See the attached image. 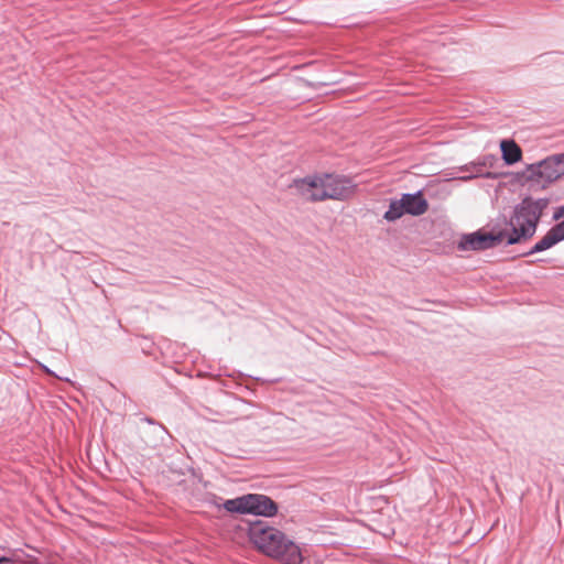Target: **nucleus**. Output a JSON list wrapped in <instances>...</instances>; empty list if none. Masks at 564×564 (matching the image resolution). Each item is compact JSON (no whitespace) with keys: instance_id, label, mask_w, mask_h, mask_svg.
I'll list each match as a JSON object with an SVG mask.
<instances>
[{"instance_id":"6e6552de","label":"nucleus","mask_w":564,"mask_h":564,"mask_svg":"<svg viewBox=\"0 0 564 564\" xmlns=\"http://www.w3.org/2000/svg\"><path fill=\"white\" fill-rule=\"evenodd\" d=\"M401 198L406 215L421 216L429 209V202L421 189L415 193H404Z\"/></svg>"},{"instance_id":"39448f33","label":"nucleus","mask_w":564,"mask_h":564,"mask_svg":"<svg viewBox=\"0 0 564 564\" xmlns=\"http://www.w3.org/2000/svg\"><path fill=\"white\" fill-rule=\"evenodd\" d=\"M487 227L488 230L478 229L476 231L462 235L458 241V249L462 251H485L499 246L507 248V232L502 231L497 218L492 219Z\"/></svg>"},{"instance_id":"f03ea898","label":"nucleus","mask_w":564,"mask_h":564,"mask_svg":"<svg viewBox=\"0 0 564 564\" xmlns=\"http://www.w3.org/2000/svg\"><path fill=\"white\" fill-rule=\"evenodd\" d=\"M249 541L262 554L282 564H302L300 546L281 530L269 525L267 521L250 522L247 530Z\"/></svg>"},{"instance_id":"a211bd4d","label":"nucleus","mask_w":564,"mask_h":564,"mask_svg":"<svg viewBox=\"0 0 564 564\" xmlns=\"http://www.w3.org/2000/svg\"><path fill=\"white\" fill-rule=\"evenodd\" d=\"M0 564H12V560L8 556H0Z\"/></svg>"},{"instance_id":"4468645a","label":"nucleus","mask_w":564,"mask_h":564,"mask_svg":"<svg viewBox=\"0 0 564 564\" xmlns=\"http://www.w3.org/2000/svg\"><path fill=\"white\" fill-rule=\"evenodd\" d=\"M494 161H496L494 155H487L482 160L476 161L477 167L480 171L481 167L491 166Z\"/></svg>"},{"instance_id":"1a4fd4ad","label":"nucleus","mask_w":564,"mask_h":564,"mask_svg":"<svg viewBox=\"0 0 564 564\" xmlns=\"http://www.w3.org/2000/svg\"><path fill=\"white\" fill-rule=\"evenodd\" d=\"M501 158L506 165H513L522 160V150L513 139L500 141Z\"/></svg>"},{"instance_id":"f257e3e1","label":"nucleus","mask_w":564,"mask_h":564,"mask_svg":"<svg viewBox=\"0 0 564 564\" xmlns=\"http://www.w3.org/2000/svg\"><path fill=\"white\" fill-rule=\"evenodd\" d=\"M550 204V197L528 195L514 205L509 216L499 214L496 218L502 231L507 232V245H522L533 238Z\"/></svg>"},{"instance_id":"7ed1b4c3","label":"nucleus","mask_w":564,"mask_h":564,"mask_svg":"<svg viewBox=\"0 0 564 564\" xmlns=\"http://www.w3.org/2000/svg\"><path fill=\"white\" fill-rule=\"evenodd\" d=\"M293 186L312 202L326 199L345 200L351 197L356 184L351 178L340 174L323 173L321 175H307L294 180Z\"/></svg>"},{"instance_id":"f8f14e48","label":"nucleus","mask_w":564,"mask_h":564,"mask_svg":"<svg viewBox=\"0 0 564 564\" xmlns=\"http://www.w3.org/2000/svg\"><path fill=\"white\" fill-rule=\"evenodd\" d=\"M404 215H406V213H405V209H404V205H403L402 198L400 197L399 199H391L390 200L389 207L386 210V213L383 214V219H386L387 221L392 223V221H395V220L400 219Z\"/></svg>"},{"instance_id":"f3484780","label":"nucleus","mask_w":564,"mask_h":564,"mask_svg":"<svg viewBox=\"0 0 564 564\" xmlns=\"http://www.w3.org/2000/svg\"><path fill=\"white\" fill-rule=\"evenodd\" d=\"M41 368H42V370H43L45 373H47V375H50V376H53V377H57V376H56V373H55L53 370H51L47 366H45V365H41Z\"/></svg>"},{"instance_id":"9d476101","label":"nucleus","mask_w":564,"mask_h":564,"mask_svg":"<svg viewBox=\"0 0 564 564\" xmlns=\"http://www.w3.org/2000/svg\"><path fill=\"white\" fill-rule=\"evenodd\" d=\"M142 421L147 422L151 427L149 431H143L144 435L153 434L154 440L152 441H144L147 446L149 447H155L158 446V441L163 442L165 436L170 437V434L164 425L161 423L155 422L152 417L144 416Z\"/></svg>"},{"instance_id":"2eb2a0df","label":"nucleus","mask_w":564,"mask_h":564,"mask_svg":"<svg viewBox=\"0 0 564 564\" xmlns=\"http://www.w3.org/2000/svg\"><path fill=\"white\" fill-rule=\"evenodd\" d=\"M224 501H225V500H223V498H221V497H219V496H217V495L213 494V495L210 496V499L208 500V503H209V505H212V506H214V507H216V508H218V509H220V508H223V509H224V506H223V502H224Z\"/></svg>"},{"instance_id":"9b49d317","label":"nucleus","mask_w":564,"mask_h":564,"mask_svg":"<svg viewBox=\"0 0 564 564\" xmlns=\"http://www.w3.org/2000/svg\"><path fill=\"white\" fill-rule=\"evenodd\" d=\"M459 170L463 172H470L469 175H464V176L458 177L459 180H463V181H469L475 177H484L487 180H496L499 177V174H497L495 172H486V173L479 172L476 162H470L469 164H465V165L460 166Z\"/></svg>"},{"instance_id":"0eeeda50","label":"nucleus","mask_w":564,"mask_h":564,"mask_svg":"<svg viewBox=\"0 0 564 564\" xmlns=\"http://www.w3.org/2000/svg\"><path fill=\"white\" fill-rule=\"evenodd\" d=\"M564 240V223H556L554 226H552L549 231L545 234V236L540 239L538 242H535L532 248L522 253V256L528 257L534 253H539L542 251H545L547 249H551L558 242Z\"/></svg>"},{"instance_id":"ddd939ff","label":"nucleus","mask_w":564,"mask_h":564,"mask_svg":"<svg viewBox=\"0 0 564 564\" xmlns=\"http://www.w3.org/2000/svg\"><path fill=\"white\" fill-rule=\"evenodd\" d=\"M551 163L553 164L556 174L555 176H563L564 175V152L562 153H555L550 155Z\"/></svg>"},{"instance_id":"20e7f679","label":"nucleus","mask_w":564,"mask_h":564,"mask_svg":"<svg viewBox=\"0 0 564 564\" xmlns=\"http://www.w3.org/2000/svg\"><path fill=\"white\" fill-rule=\"evenodd\" d=\"M224 509L229 513L252 514L272 518L278 514L279 505L263 494H246L223 502Z\"/></svg>"},{"instance_id":"423d86ee","label":"nucleus","mask_w":564,"mask_h":564,"mask_svg":"<svg viewBox=\"0 0 564 564\" xmlns=\"http://www.w3.org/2000/svg\"><path fill=\"white\" fill-rule=\"evenodd\" d=\"M554 174L556 172L549 155L536 163L528 164L523 171L517 173V178L520 182L528 183L531 189H539L545 188L560 178Z\"/></svg>"},{"instance_id":"dca6fc26","label":"nucleus","mask_w":564,"mask_h":564,"mask_svg":"<svg viewBox=\"0 0 564 564\" xmlns=\"http://www.w3.org/2000/svg\"><path fill=\"white\" fill-rule=\"evenodd\" d=\"M552 218H553V220H555L557 223L564 219V207H563V205L558 206L557 208H555Z\"/></svg>"}]
</instances>
